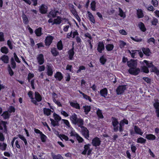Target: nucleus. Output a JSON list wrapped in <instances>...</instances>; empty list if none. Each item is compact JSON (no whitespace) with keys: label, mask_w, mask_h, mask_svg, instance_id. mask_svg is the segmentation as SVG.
Instances as JSON below:
<instances>
[{"label":"nucleus","mask_w":159,"mask_h":159,"mask_svg":"<svg viewBox=\"0 0 159 159\" xmlns=\"http://www.w3.org/2000/svg\"><path fill=\"white\" fill-rule=\"evenodd\" d=\"M70 120L72 123L76 125L77 124L78 126H80L82 125H84V120L82 118H77V115L75 113H74L70 117Z\"/></svg>","instance_id":"1"},{"label":"nucleus","mask_w":159,"mask_h":159,"mask_svg":"<svg viewBox=\"0 0 159 159\" xmlns=\"http://www.w3.org/2000/svg\"><path fill=\"white\" fill-rule=\"evenodd\" d=\"M53 117L54 120L51 118H50L52 125L54 127L59 126V121L61 120V117L55 112L53 114Z\"/></svg>","instance_id":"2"},{"label":"nucleus","mask_w":159,"mask_h":159,"mask_svg":"<svg viewBox=\"0 0 159 159\" xmlns=\"http://www.w3.org/2000/svg\"><path fill=\"white\" fill-rule=\"evenodd\" d=\"M82 125L79 127H80L81 129V134L86 139H88L89 137V133L88 129L86 127L83 126Z\"/></svg>","instance_id":"3"},{"label":"nucleus","mask_w":159,"mask_h":159,"mask_svg":"<svg viewBox=\"0 0 159 159\" xmlns=\"http://www.w3.org/2000/svg\"><path fill=\"white\" fill-rule=\"evenodd\" d=\"M34 97L35 100L34 99L31 100V102L34 104L35 105H38L37 102H39L42 100V97L41 95L37 92H35Z\"/></svg>","instance_id":"4"},{"label":"nucleus","mask_w":159,"mask_h":159,"mask_svg":"<svg viewBox=\"0 0 159 159\" xmlns=\"http://www.w3.org/2000/svg\"><path fill=\"white\" fill-rule=\"evenodd\" d=\"M111 119L112 124L114 127L113 130L115 132H116L119 130V126L118 125L119 123L118 119L113 117H112Z\"/></svg>","instance_id":"5"},{"label":"nucleus","mask_w":159,"mask_h":159,"mask_svg":"<svg viewBox=\"0 0 159 159\" xmlns=\"http://www.w3.org/2000/svg\"><path fill=\"white\" fill-rule=\"evenodd\" d=\"M128 71L130 74L136 76L139 74L140 71V70L137 67H132L129 68Z\"/></svg>","instance_id":"6"},{"label":"nucleus","mask_w":159,"mask_h":159,"mask_svg":"<svg viewBox=\"0 0 159 159\" xmlns=\"http://www.w3.org/2000/svg\"><path fill=\"white\" fill-rule=\"evenodd\" d=\"M126 89V85H119L116 89V91L117 95H121L122 94Z\"/></svg>","instance_id":"7"},{"label":"nucleus","mask_w":159,"mask_h":159,"mask_svg":"<svg viewBox=\"0 0 159 159\" xmlns=\"http://www.w3.org/2000/svg\"><path fill=\"white\" fill-rule=\"evenodd\" d=\"M127 65L129 67V68L137 67V60L131 59L129 61H127Z\"/></svg>","instance_id":"8"},{"label":"nucleus","mask_w":159,"mask_h":159,"mask_svg":"<svg viewBox=\"0 0 159 159\" xmlns=\"http://www.w3.org/2000/svg\"><path fill=\"white\" fill-rule=\"evenodd\" d=\"M101 141L99 138L96 137L94 138L92 141V144L93 146L97 147L99 146L101 144Z\"/></svg>","instance_id":"9"},{"label":"nucleus","mask_w":159,"mask_h":159,"mask_svg":"<svg viewBox=\"0 0 159 159\" xmlns=\"http://www.w3.org/2000/svg\"><path fill=\"white\" fill-rule=\"evenodd\" d=\"M7 124H8V123L7 121L1 120L0 121V130H2L3 129V128L2 126V125L4 128V132L6 133H7Z\"/></svg>","instance_id":"10"},{"label":"nucleus","mask_w":159,"mask_h":159,"mask_svg":"<svg viewBox=\"0 0 159 159\" xmlns=\"http://www.w3.org/2000/svg\"><path fill=\"white\" fill-rule=\"evenodd\" d=\"M37 59L39 64L40 65L43 64L44 62V56L42 54H40L38 55Z\"/></svg>","instance_id":"11"},{"label":"nucleus","mask_w":159,"mask_h":159,"mask_svg":"<svg viewBox=\"0 0 159 159\" xmlns=\"http://www.w3.org/2000/svg\"><path fill=\"white\" fill-rule=\"evenodd\" d=\"M55 78L58 81H61L63 79V76L62 73L59 71H57L54 75Z\"/></svg>","instance_id":"12"},{"label":"nucleus","mask_w":159,"mask_h":159,"mask_svg":"<svg viewBox=\"0 0 159 159\" xmlns=\"http://www.w3.org/2000/svg\"><path fill=\"white\" fill-rule=\"evenodd\" d=\"M39 11L42 14H45L48 11V7L44 4H42L39 7Z\"/></svg>","instance_id":"13"},{"label":"nucleus","mask_w":159,"mask_h":159,"mask_svg":"<svg viewBox=\"0 0 159 159\" xmlns=\"http://www.w3.org/2000/svg\"><path fill=\"white\" fill-rule=\"evenodd\" d=\"M53 67L52 66L48 65L47 66V74L48 76H52L53 74Z\"/></svg>","instance_id":"14"},{"label":"nucleus","mask_w":159,"mask_h":159,"mask_svg":"<svg viewBox=\"0 0 159 159\" xmlns=\"http://www.w3.org/2000/svg\"><path fill=\"white\" fill-rule=\"evenodd\" d=\"M78 33L76 30L74 31H71L70 33H69L68 34L67 37L68 38L70 37H72L73 38H76L78 37Z\"/></svg>","instance_id":"15"},{"label":"nucleus","mask_w":159,"mask_h":159,"mask_svg":"<svg viewBox=\"0 0 159 159\" xmlns=\"http://www.w3.org/2000/svg\"><path fill=\"white\" fill-rule=\"evenodd\" d=\"M142 50L143 53L147 56L149 57L152 54L150 50L148 48H142Z\"/></svg>","instance_id":"16"},{"label":"nucleus","mask_w":159,"mask_h":159,"mask_svg":"<svg viewBox=\"0 0 159 159\" xmlns=\"http://www.w3.org/2000/svg\"><path fill=\"white\" fill-rule=\"evenodd\" d=\"M74 49V48L73 47L68 52V54L69 55V58L70 60H72L73 59L75 54Z\"/></svg>","instance_id":"17"},{"label":"nucleus","mask_w":159,"mask_h":159,"mask_svg":"<svg viewBox=\"0 0 159 159\" xmlns=\"http://www.w3.org/2000/svg\"><path fill=\"white\" fill-rule=\"evenodd\" d=\"M104 49L105 47L103 43L102 42H99L97 48L98 51L99 53H101L102 52V51L104 50Z\"/></svg>","instance_id":"18"},{"label":"nucleus","mask_w":159,"mask_h":159,"mask_svg":"<svg viewBox=\"0 0 159 159\" xmlns=\"http://www.w3.org/2000/svg\"><path fill=\"white\" fill-rule=\"evenodd\" d=\"M59 13V11H58L56 10H51L49 13L48 15V17L49 18H51L52 17L54 18L56 17L57 13Z\"/></svg>","instance_id":"19"},{"label":"nucleus","mask_w":159,"mask_h":159,"mask_svg":"<svg viewBox=\"0 0 159 159\" xmlns=\"http://www.w3.org/2000/svg\"><path fill=\"white\" fill-rule=\"evenodd\" d=\"M0 60H2L4 63L7 64L9 62V58L7 55H4L0 58Z\"/></svg>","instance_id":"20"},{"label":"nucleus","mask_w":159,"mask_h":159,"mask_svg":"<svg viewBox=\"0 0 159 159\" xmlns=\"http://www.w3.org/2000/svg\"><path fill=\"white\" fill-rule=\"evenodd\" d=\"M108 93V90L106 88H104L101 89L100 91V93L101 96L106 98Z\"/></svg>","instance_id":"21"},{"label":"nucleus","mask_w":159,"mask_h":159,"mask_svg":"<svg viewBox=\"0 0 159 159\" xmlns=\"http://www.w3.org/2000/svg\"><path fill=\"white\" fill-rule=\"evenodd\" d=\"M129 52L131 56V57L133 58H135L137 57L138 56V50H133L131 51L129 50Z\"/></svg>","instance_id":"22"},{"label":"nucleus","mask_w":159,"mask_h":159,"mask_svg":"<svg viewBox=\"0 0 159 159\" xmlns=\"http://www.w3.org/2000/svg\"><path fill=\"white\" fill-rule=\"evenodd\" d=\"M11 116V114L7 111H4L1 115V116H2L4 120L8 119Z\"/></svg>","instance_id":"23"},{"label":"nucleus","mask_w":159,"mask_h":159,"mask_svg":"<svg viewBox=\"0 0 159 159\" xmlns=\"http://www.w3.org/2000/svg\"><path fill=\"white\" fill-rule=\"evenodd\" d=\"M78 91L83 96V98L87 100H89V102H91L92 100L91 97L87 95L82 92L80 90H78Z\"/></svg>","instance_id":"24"},{"label":"nucleus","mask_w":159,"mask_h":159,"mask_svg":"<svg viewBox=\"0 0 159 159\" xmlns=\"http://www.w3.org/2000/svg\"><path fill=\"white\" fill-rule=\"evenodd\" d=\"M51 52L53 57H56L59 55V52L55 47H52L51 48Z\"/></svg>","instance_id":"25"},{"label":"nucleus","mask_w":159,"mask_h":159,"mask_svg":"<svg viewBox=\"0 0 159 159\" xmlns=\"http://www.w3.org/2000/svg\"><path fill=\"white\" fill-rule=\"evenodd\" d=\"M62 21V19L59 16H58L56 19H54V21L52 23V25L55 24L59 25L61 23Z\"/></svg>","instance_id":"26"},{"label":"nucleus","mask_w":159,"mask_h":159,"mask_svg":"<svg viewBox=\"0 0 159 159\" xmlns=\"http://www.w3.org/2000/svg\"><path fill=\"white\" fill-rule=\"evenodd\" d=\"M134 129L135 132L137 134L142 135L143 132L142 131L141 129L138 126L135 125L134 127Z\"/></svg>","instance_id":"27"},{"label":"nucleus","mask_w":159,"mask_h":159,"mask_svg":"<svg viewBox=\"0 0 159 159\" xmlns=\"http://www.w3.org/2000/svg\"><path fill=\"white\" fill-rule=\"evenodd\" d=\"M43 112L44 115L49 116L50 115L52 112H53V111L50 109L44 108L43 109Z\"/></svg>","instance_id":"28"},{"label":"nucleus","mask_w":159,"mask_h":159,"mask_svg":"<svg viewBox=\"0 0 159 159\" xmlns=\"http://www.w3.org/2000/svg\"><path fill=\"white\" fill-rule=\"evenodd\" d=\"M57 135L61 140H62V139H64L66 141L69 140V138L67 136H66L64 134H59V132L58 131H57Z\"/></svg>","instance_id":"29"},{"label":"nucleus","mask_w":159,"mask_h":159,"mask_svg":"<svg viewBox=\"0 0 159 159\" xmlns=\"http://www.w3.org/2000/svg\"><path fill=\"white\" fill-rule=\"evenodd\" d=\"M70 105L73 107L77 109H80V104L77 102H69Z\"/></svg>","instance_id":"30"},{"label":"nucleus","mask_w":159,"mask_h":159,"mask_svg":"<svg viewBox=\"0 0 159 159\" xmlns=\"http://www.w3.org/2000/svg\"><path fill=\"white\" fill-rule=\"evenodd\" d=\"M136 14L138 18H141L144 16L143 11L141 9H139L137 10Z\"/></svg>","instance_id":"31"},{"label":"nucleus","mask_w":159,"mask_h":159,"mask_svg":"<svg viewBox=\"0 0 159 159\" xmlns=\"http://www.w3.org/2000/svg\"><path fill=\"white\" fill-rule=\"evenodd\" d=\"M90 145L89 144H88L85 145L84 146V150L83 151L81 152V154L84 155H85L88 150L90 149Z\"/></svg>","instance_id":"32"},{"label":"nucleus","mask_w":159,"mask_h":159,"mask_svg":"<svg viewBox=\"0 0 159 159\" xmlns=\"http://www.w3.org/2000/svg\"><path fill=\"white\" fill-rule=\"evenodd\" d=\"M145 138L148 140L152 141L155 140L156 139L155 136L152 134H146Z\"/></svg>","instance_id":"33"},{"label":"nucleus","mask_w":159,"mask_h":159,"mask_svg":"<svg viewBox=\"0 0 159 159\" xmlns=\"http://www.w3.org/2000/svg\"><path fill=\"white\" fill-rule=\"evenodd\" d=\"M51 155L52 159H64L63 157L60 154L55 155L53 153H52Z\"/></svg>","instance_id":"34"},{"label":"nucleus","mask_w":159,"mask_h":159,"mask_svg":"<svg viewBox=\"0 0 159 159\" xmlns=\"http://www.w3.org/2000/svg\"><path fill=\"white\" fill-rule=\"evenodd\" d=\"M88 16L90 21L93 23H95L94 17L92 14L89 11H87Z\"/></svg>","instance_id":"35"},{"label":"nucleus","mask_w":159,"mask_h":159,"mask_svg":"<svg viewBox=\"0 0 159 159\" xmlns=\"http://www.w3.org/2000/svg\"><path fill=\"white\" fill-rule=\"evenodd\" d=\"M84 110V112L86 114H87L90 111L91 107L90 106L85 105L83 107Z\"/></svg>","instance_id":"36"},{"label":"nucleus","mask_w":159,"mask_h":159,"mask_svg":"<svg viewBox=\"0 0 159 159\" xmlns=\"http://www.w3.org/2000/svg\"><path fill=\"white\" fill-rule=\"evenodd\" d=\"M57 49L59 51L61 50L63 48V45L61 40H59L57 43Z\"/></svg>","instance_id":"37"},{"label":"nucleus","mask_w":159,"mask_h":159,"mask_svg":"<svg viewBox=\"0 0 159 159\" xmlns=\"http://www.w3.org/2000/svg\"><path fill=\"white\" fill-rule=\"evenodd\" d=\"M7 148V144L4 143H0V150L2 151H5Z\"/></svg>","instance_id":"38"},{"label":"nucleus","mask_w":159,"mask_h":159,"mask_svg":"<svg viewBox=\"0 0 159 159\" xmlns=\"http://www.w3.org/2000/svg\"><path fill=\"white\" fill-rule=\"evenodd\" d=\"M129 123L128 121L125 119H124L121 120L120 122L119 125L120 126H123L125 124L128 125Z\"/></svg>","instance_id":"39"},{"label":"nucleus","mask_w":159,"mask_h":159,"mask_svg":"<svg viewBox=\"0 0 159 159\" xmlns=\"http://www.w3.org/2000/svg\"><path fill=\"white\" fill-rule=\"evenodd\" d=\"M144 63L147 66H147L148 68H151L153 65L152 62H149L148 61L146 60H144L143 62V65H144Z\"/></svg>","instance_id":"40"},{"label":"nucleus","mask_w":159,"mask_h":159,"mask_svg":"<svg viewBox=\"0 0 159 159\" xmlns=\"http://www.w3.org/2000/svg\"><path fill=\"white\" fill-rule=\"evenodd\" d=\"M10 62L12 68L13 69H15L16 67V63L13 57H12L11 58Z\"/></svg>","instance_id":"41"},{"label":"nucleus","mask_w":159,"mask_h":159,"mask_svg":"<svg viewBox=\"0 0 159 159\" xmlns=\"http://www.w3.org/2000/svg\"><path fill=\"white\" fill-rule=\"evenodd\" d=\"M138 26L140 29L142 31H145L146 29L145 27L144 24L142 22H140L138 24Z\"/></svg>","instance_id":"42"},{"label":"nucleus","mask_w":159,"mask_h":159,"mask_svg":"<svg viewBox=\"0 0 159 159\" xmlns=\"http://www.w3.org/2000/svg\"><path fill=\"white\" fill-rule=\"evenodd\" d=\"M107 61V59L104 55L101 57L99 59V61L102 65H104Z\"/></svg>","instance_id":"43"},{"label":"nucleus","mask_w":159,"mask_h":159,"mask_svg":"<svg viewBox=\"0 0 159 159\" xmlns=\"http://www.w3.org/2000/svg\"><path fill=\"white\" fill-rule=\"evenodd\" d=\"M105 47L107 51H112L113 49L114 46L112 44H108L106 45Z\"/></svg>","instance_id":"44"},{"label":"nucleus","mask_w":159,"mask_h":159,"mask_svg":"<svg viewBox=\"0 0 159 159\" xmlns=\"http://www.w3.org/2000/svg\"><path fill=\"white\" fill-rule=\"evenodd\" d=\"M96 113L99 118L102 119L103 118L102 111L100 109H98Z\"/></svg>","instance_id":"45"},{"label":"nucleus","mask_w":159,"mask_h":159,"mask_svg":"<svg viewBox=\"0 0 159 159\" xmlns=\"http://www.w3.org/2000/svg\"><path fill=\"white\" fill-rule=\"evenodd\" d=\"M1 52L5 54H7L9 52V50L7 48L6 46L2 47L1 49Z\"/></svg>","instance_id":"46"},{"label":"nucleus","mask_w":159,"mask_h":159,"mask_svg":"<svg viewBox=\"0 0 159 159\" xmlns=\"http://www.w3.org/2000/svg\"><path fill=\"white\" fill-rule=\"evenodd\" d=\"M15 110L16 109L14 106H10L9 107L8 110L7 111L11 114V113L15 112Z\"/></svg>","instance_id":"47"},{"label":"nucleus","mask_w":159,"mask_h":159,"mask_svg":"<svg viewBox=\"0 0 159 159\" xmlns=\"http://www.w3.org/2000/svg\"><path fill=\"white\" fill-rule=\"evenodd\" d=\"M142 71L146 73H148L149 72V70L148 67L145 66H143L141 67Z\"/></svg>","instance_id":"48"},{"label":"nucleus","mask_w":159,"mask_h":159,"mask_svg":"<svg viewBox=\"0 0 159 159\" xmlns=\"http://www.w3.org/2000/svg\"><path fill=\"white\" fill-rule=\"evenodd\" d=\"M146 141V140L143 138L140 137L138 138L137 140V143H145Z\"/></svg>","instance_id":"49"},{"label":"nucleus","mask_w":159,"mask_h":159,"mask_svg":"<svg viewBox=\"0 0 159 159\" xmlns=\"http://www.w3.org/2000/svg\"><path fill=\"white\" fill-rule=\"evenodd\" d=\"M41 28L39 27L36 29L35 31V33L37 36H40L41 34Z\"/></svg>","instance_id":"50"},{"label":"nucleus","mask_w":159,"mask_h":159,"mask_svg":"<svg viewBox=\"0 0 159 159\" xmlns=\"http://www.w3.org/2000/svg\"><path fill=\"white\" fill-rule=\"evenodd\" d=\"M71 8L70 11L72 14L75 16H78L77 13L74 8V6L73 5H71Z\"/></svg>","instance_id":"51"},{"label":"nucleus","mask_w":159,"mask_h":159,"mask_svg":"<svg viewBox=\"0 0 159 159\" xmlns=\"http://www.w3.org/2000/svg\"><path fill=\"white\" fill-rule=\"evenodd\" d=\"M76 137L79 143H81L84 142V140L83 138L80 137L78 134H76Z\"/></svg>","instance_id":"52"},{"label":"nucleus","mask_w":159,"mask_h":159,"mask_svg":"<svg viewBox=\"0 0 159 159\" xmlns=\"http://www.w3.org/2000/svg\"><path fill=\"white\" fill-rule=\"evenodd\" d=\"M7 69L8 71L9 74L11 76H12L14 75V72L12 70L10 66L8 64L7 66Z\"/></svg>","instance_id":"53"},{"label":"nucleus","mask_w":159,"mask_h":159,"mask_svg":"<svg viewBox=\"0 0 159 159\" xmlns=\"http://www.w3.org/2000/svg\"><path fill=\"white\" fill-rule=\"evenodd\" d=\"M40 136L41 141L43 143L45 142L46 141V139L47 138V137L46 135L42 133L41 135H40Z\"/></svg>","instance_id":"54"},{"label":"nucleus","mask_w":159,"mask_h":159,"mask_svg":"<svg viewBox=\"0 0 159 159\" xmlns=\"http://www.w3.org/2000/svg\"><path fill=\"white\" fill-rule=\"evenodd\" d=\"M96 2L94 1H92L91 3V8L93 11H95L96 10Z\"/></svg>","instance_id":"55"},{"label":"nucleus","mask_w":159,"mask_h":159,"mask_svg":"<svg viewBox=\"0 0 159 159\" xmlns=\"http://www.w3.org/2000/svg\"><path fill=\"white\" fill-rule=\"evenodd\" d=\"M22 18L24 23L25 24H27L28 23V18L24 14L22 15Z\"/></svg>","instance_id":"56"},{"label":"nucleus","mask_w":159,"mask_h":159,"mask_svg":"<svg viewBox=\"0 0 159 159\" xmlns=\"http://www.w3.org/2000/svg\"><path fill=\"white\" fill-rule=\"evenodd\" d=\"M119 15L121 17H123L124 18L125 17V15L124 14V13L122 10L119 7Z\"/></svg>","instance_id":"57"},{"label":"nucleus","mask_w":159,"mask_h":159,"mask_svg":"<svg viewBox=\"0 0 159 159\" xmlns=\"http://www.w3.org/2000/svg\"><path fill=\"white\" fill-rule=\"evenodd\" d=\"M86 67L84 66H81L79 67V69L77 70L76 73H80L82 70H85Z\"/></svg>","instance_id":"58"},{"label":"nucleus","mask_w":159,"mask_h":159,"mask_svg":"<svg viewBox=\"0 0 159 159\" xmlns=\"http://www.w3.org/2000/svg\"><path fill=\"white\" fill-rule=\"evenodd\" d=\"M153 107L155 109L157 110L159 108V102L158 101V100L156 101L153 104Z\"/></svg>","instance_id":"59"},{"label":"nucleus","mask_w":159,"mask_h":159,"mask_svg":"<svg viewBox=\"0 0 159 159\" xmlns=\"http://www.w3.org/2000/svg\"><path fill=\"white\" fill-rule=\"evenodd\" d=\"M34 76V75L33 73H29L28 75L27 80L29 82H30L31 79L33 78Z\"/></svg>","instance_id":"60"},{"label":"nucleus","mask_w":159,"mask_h":159,"mask_svg":"<svg viewBox=\"0 0 159 159\" xmlns=\"http://www.w3.org/2000/svg\"><path fill=\"white\" fill-rule=\"evenodd\" d=\"M152 24L154 25H156L158 23V20L155 18H153V20L151 21Z\"/></svg>","instance_id":"61"},{"label":"nucleus","mask_w":159,"mask_h":159,"mask_svg":"<svg viewBox=\"0 0 159 159\" xmlns=\"http://www.w3.org/2000/svg\"><path fill=\"white\" fill-rule=\"evenodd\" d=\"M143 79L145 81H146L148 84H150L151 80L148 77H143Z\"/></svg>","instance_id":"62"},{"label":"nucleus","mask_w":159,"mask_h":159,"mask_svg":"<svg viewBox=\"0 0 159 159\" xmlns=\"http://www.w3.org/2000/svg\"><path fill=\"white\" fill-rule=\"evenodd\" d=\"M7 44L10 49L11 50L13 48V46L11 40H7Z\"/></svg>","instance_id":"63"},{"label":"nucleus","mask_w":159,"mask_h":159,"mask_svg":"<svg viewBox=\"0 0 159 159\" xmlns=\"http://www.w3.org/2000/svg\"><path fill=\"white\" fill-rule=\"evenodd\" d=\"M45 69V66L44 65L39 66L38 70L39 72L44 71Z\"/></svg>","instance_id":"64"}]
</instances>
